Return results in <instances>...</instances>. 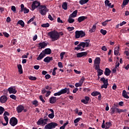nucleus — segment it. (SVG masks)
<instances>
[{
    "instance_id": "f257e3e1",
    "label": "nucleus",
    "mask_w": 129,
    "mask_h": 129,
    "mask_svg": "<svg viewBox=\"0 0 129 129\" xmlns=\"http://www.w3.org/2000/svg\"><path fill=\"white\" fill-rule=\"evenodd\" d=\"M47 35L48 36H50V38H51L52 41H56L59 38L58 32L56 30L48 32Z\"/></svg>"
},
{
    "instance_id": "f03ea898",
    "label": "nucleus",
    "mask_w": 129,
    "mask_h": 129,
    "mask_svg": "<svg viewBox=\"0 0 129 129\" xmlns=\"http://www.w3.org/2000/svg\"><path fill=\"white\" fill-rule=\"evenodd\" d=\"M39 13L42 16H45L47 12H49V9L47 8V7L45 5H41L38 8Z\"/></svg>"
},
{
    "instance_id": "7ed1b4c3",
    "label": "nucleus",
    "mask_w": 129,
    "mask_h": 129,
    "mask_svg": "<svg viewBox=\"0 0 129 129\" xmlns=\"http://www.w3.org/2000/svg\"><path fill=\"white\" fill-rule=\"evenodd\" d=\"M100 81L103 83V84L101 86V89H107L109 86L108 80L107 79L105 80V78H102L100 79Z\"/></svg>"
},
{
    "instance_id": "20e7f679",
    "label": "nucleus",
    "mask_w": 129,
    "mask_h": 129,
    "mask_svg": "<svg viewBox=\"0 0 129 129\" xmlns=\"http://www.w3.org/2000/svg\"><path fill=\"white\" fill-rule=\"evenodd\" d=\"M86 36L85 32L83 31V30H77L75 32V38L76 39L79 38H82Z\"/></svg>"
},
{
    "instance_id": "39448f33",
    "label": "nucleus",
    "mask_w": 129,
    "mask_h": 129,
    "mask_svg": "<svg viewBox=\"0 0 129 129\" xmlns=\"http://www.w3.org/2000/svg\"><path fill=\"white\" fill-rule=\"evenodd\" d=\"M57 126H58L57 123L55 122H50L45 126L44 129H54V128Z\"/></svg>"
},
{
    "instance_id": "423d86ee",
    "label": "nucleus",
    "mask_w": 129,
    "mask_h": 129,
    "mask_svg": "<svg viewBox=\"0 0 129 129\" xmlns=\"http://www.w3.org/2000/svg\"><path fill=\"white\" fill-rule=\"evenodd\" d=\"M40 7H41L40 3L36 1L32 2L31 10L32 11H35V9L39 8Z\"/></svg>"
},
{
    "instance_id": "0eeeda50",
    "label": "nucleus",
    "mask_w": 129,
    "mask_h": 129,
    "mask_svg": "<svg viewBox=\"0 0 129 129\" xmlns=\"http://www.w3.org/2000/svg\"><path fill=\"white\" fill-rule=\"evenodd\" d=\"M10 123L11 126H15L18 123V119L15 117H12L10 120Z\"/></svg>"
},
{
    "instance_id": "6e6552de",
    "label": "nucleus",
    "mask_w": 129,
    "mask_h": 129,
    "mask_svg": "<svg viewBox=\"0 0 129 129\" xmlns=\"http://www.w3.org/2000/svg\"><path fill=\"white\" fill-rule=\"evenodd\" d=\"M21 10L19 11V14L20 13L24 12V14H27L29 13L30 10L28 9L26 7H24V4H22L21 5Z\"/></svg>"
},
{
    "instance_id": "1a4fd4ad",
    "label": "nucleus",
    "mask_w": 129,
    "mask_h": 129,
    "mask_svg": "<svg viewBox=\"0 0 129 129\" xmlns=\"http://www.w3.org/2000/svg\"><path fill=\"white\" fill-rule=\"evenodd\" d=\"M60 95L64 94L66 93L69 95L70 94V89L67 88H64L63 89H62L60 91Z\"/></svg>"
},
{
    "instance_id": "9d476101",
    "label": "nucleus",
    "mask_w": 129,
    "mask_h": 129,
    "mask_svg": "<svg viewBox=\"0 0 129 129\" xmlns=\"http://www.w3.org/2000/svg\"><path fill=\"white\" fill-rule=\"evenodd\" d=\"M88 52L87 51L79 52L77 54V57L80 58L83 56H86L88 55Z\"/></svg>"
},
{
    "instance_id": "9b49d317",
    "label": "nucleus",
    "mask_w": 129,
    "mask_h": 129,
    "mask_svg": "<svg viewBox=\"0 0 129 129\" xmlns=\"http://www.w3.org/2000/svg\"><path fill=\"white\" fill-rule=\"evenodd\" d=\"M24 109V106H23V105H19L16 108V110H17V112L18 113H20L22 112V111H23Z\"/></svg>"
},
{
    "instance_id": "f8f14e48",
    "label": "nucleus",
    "mask_w": 129,
    "mask_h": 129,
    "mask_svg": "<svg viewBox=\"0 0 129 129\" xmlns=\"http://www.w3.org/2000/svg\"><path fill=\"white\" fill-rule=\"evenodd\" d=\"M8 100V98L6 96L4 95L0 97V102L2 103H4Z\"/></svg>"
},
{
    "instance_id": "ddd939ff",
    "label": "nucleus",
    "mask_w": 129,
    "mask_h": 129,
    "mask_svg": "<svg viewBox=\"0 0 129 129\" xmlns=\"http://www.w3.org/2000/svg\"><path fill=\"white\" fill-rule=\"evenodd\" d=\"M8 91L9 93V94H15L17 93V90H16V89H14L13 87H10L8 89Z\"/></svg>"
},
{
    "instance_id": "4468645a",
    "label": "nucleus",
    "mask_w": 129,
    "mask_h": 129,
    "mask_svg": "<svg viewBox=\"0 0 129 129\" xmlns=\"http://www.w3.org/2000/svg\"><path fill=\"white\" fill-rule=\"evenodd\" d=\"M85 99H82L81 102L83 103L85 105H87L89 103V101H90V98L88 96H85Z\"/></svg>"
},
{
    "instance_id": "2eb2a0df",
    "label": "nucleus",
    "mask_w": 129,
    "mask_h": 129,
    "mask_svg": "<svg viewBox=\"0 0 129 129\" xmlns=\"http://www.w3.org/2000/svg\"><path fill=\"white\" fill-rule=\"evenodd\" d=\"M111 73V71L109 70V68H106L105 69V71L104 74L106 76H109L110 74Z\"/></svg>"
},
{
    "instance_id": "dca6fc26",
    "label": "nucleus",
    "mask_w": 129,
    "mask_h": 129,
    "mask_svg": "<svg viewBox=\"0 0 129 129\" xmlns=\"http://www.w3.org/2000/svg\"><path fill=\"white\" fill-rule=\"evenodd\" d=\"M47 46V44L45 42H39V48L42 49V48H45L46 46Z\"/></svg>"
},
{
    "instance_id": "f3484780",
    "label": "nucleus",
    "mask_w": 129,
    "mask_h": 129,
    "mask_svg": "<svg viewBox=\"0 0 129 129\" xmlns=\"http://www.w3.org/2000/svg\"><path fill=\"white\" fill-rule=\"evenodd\" d=\"M56 101H57L56 98V97H54V96H52L49 99V102L51 104H53L54 103H55L56 102Z\"/></svg>"
},
{
    "instance_id": "a211bd4d",
    "label": "nucleus",
    "mask_w": 129,
    "mask_h": 129,
    "mask_svg": "<svg viewBox=\"0 0 129 129\" xmlns=\"http://www.w3.org/2000/svg\"><path fill=\"white\" fill-rule=\"evenodd\" d=\"M43 54H50L51 53V50L49 48H45L44 50L42 51Z\"/></svg>"
},
{
    "instance_id": "6ab92c4d",
    "label": "nucleus",
    "mask_w": 129,
    "mask_h": 129,
    "mask_svg": "<svg viewBox=\"0 0 129 129\" xmlns=\"http://www.w3.org/2000/svg\"><path fill=\"white\" fill-rule=\"evenodd\" d=\"M88 17H85L84 16H82V17H80L78 19V21L79 22V23H81V22L84 21V20L87 19Z\"/></svg>"
},
{
    "instance_id": "aec40b11",
    "label": "nucleus",
    "mask_w": 129,
    "mask_h": 129,
    "mask_svg": "<svg viewBox=\"0 0 129 129\" xmlns=\"http://www.w3.org/2000/svg\"><path fill=\"white\" fill-rule=\"evenodd\" d=\"M126 111H127L126 109L123 110L122 109L116 108V113H125Z\"/></svg>"
},
{
    "instance_id": "412c9836",
    "label": "nucleus",
    "mask_w": 129,
    "mask_h": 129,
    "mask_svg": "<svg viewBox=\"0 0 129 129\" xmlns=\"http://www.w3.org/2000/svg\"><path fill=\"white\" fill-rule=\"evenodd\" d=\"M45 56V54H44V52L42 51L39 55L38 57L37 58V60H42V59Z\"/></svg>"
},
{
    "instance_id": "4be33fe9",
    "label": "nucleus",
    "mask_w": 129,
    "mask_h": 129,
    "mask_svg": "<svg viewBox=\"0 0 129 129\" xmlns=\"http://www.w3.org/2000/svg\"><path fill=\"white\" fill-rule=\"evenodd\" d=\"M53 60L52 57H50V56H46V57L43 59V61L45 62L49 63L51 60Z\"/></svg>"
},
{
    "instance_id": "5701e85b",
    "label": "nucleus",
    "mask_w": 129,
    "mask_h": 129,
    "mask_svg": "<svg viewBox=\"0 0 129 129\" xmlns=\"http://www.w3.org/2000/svg\"><path fill=\"white\" fill-rule=\"evenodd\" d=\"M119 50H120V46H116L114 47V55H119Z\"/></svg>"
},
{
    "instance_id": "b1692460",
    "label": "nucleus",
    "mask_w": 129,
    "mask_h": 129,
    "mask_svg": "<svg viewBox=\"0 0 129 129\" xmlns=\"http://www.w3.org/2000/svg\"><path fill=\"white\" fill-rule=\"evenodd\" d=\"M122 96L126 99H129V96L127 95V92L125 90H123L122 91Z\"/></svg>"
},
{
    "instance_id": "393cba45",
    "label": "nucleus",
    "mask_w": 129,
    "mask_h": 129,
    "mask_svg": "<svg viewBox=\"0 0 129 129\" xmlns=\"http://www.w3.org/2000/svg\"><path fill=\"white\" fill-rule=\"evenodd\" d=\"M18 71L20 73V74H22L23 73V71L22 70V66H21V64H19L18 65Z\"/></svg>"
},
{
    "instance_id": "a878e982",
    "label": "nucleus",
    "mask_w": 129,
    "mask_h": 129,
    "mask_svg": "<svg viewBox=\"0 0 129 129\" xmlns=\"http://www.w3.org/2000/svg\"><path fill=\"white\" fill-rule=\"evenodd\" d=\"M37 124L38 125H44V120H43V119H42V118H40L37 121Z\"/></svg>"
},
{
    "instance_id": "bb28decb",
    "label": "nucleus",
    "mask_w": 129,
    "mask_h": 129,
    "mask_svg": "<svg viewBox=\"0 0 129 129\" xmlns=\"http://www.w3.org/2000/svg\"><path fill=\"white\" fill-rule=\"evenodd\" d=\"M105 124V129H109V127L112 125V123L110 121H107Z\"/></svg>"
},
{
    "instance_id": "cd10ccee",
    "label": "nucleus",
    "mask_w": 129,
    "mask_h": 129,
    "mask_svg": "<svg viewBox=\"0 0 129 129\" xmlns=\"http://www.w3.org/2000/svg\"><path fill=\"white\" fill-rule=\"evenodd\" d=\"M78 11L75 10L70 15V17L72 18H75L77 16Z\"/></svg>"
},
{
    "instance_id": "c85d7f7f",
    "label": "nucleus",
    "mask_w": 129,
    "mask_h": 129,
    "mask_svg": "<svg viewBox=\"0 0 129 129\" xmlns=\"http://www.w3.org/2000/svg\"><path fill=\"white\" fill-rule=\"evenodd\" d=\"M116 109L118 108H113V107L110 109V114L111 115H113L114 113H116Z\"/></svg>"
},
{
    "instance_id": "c756f323",
    "label": "nucleus",
    "mask_w": 129,
    "mask_h": 129,
    "mask_svg": "<svg viewBox=\"0 0 129 129\" xmlns=\"http://www.w3.org/2000/svg\"><path fill=\"white\" fill-rule=\"evenodd\" d=\"M73 17L69 16V18L68 19V22L69 24H73L75 22V19L72 18Z\"/></svg>"
},
{
    "instance_id": "7c9ffc66",
    "label": "nucleus",
    "mask_w": 129,
    "mask_h": 129,
    "mask_svg": "<svg viewBox=\"0 0 129 129\" xmlns=\"http://www.w3.org/2000/svg\"><path fill=\"white\" fill-rule=\"evenodd\" d=\"M100 61H101L100 58V57H97L95 59L94 63H95V64H100Z\"/></svg>"
},
{
    "instance_id": "2f4dec72",
    "label": "nucleus",
    "mask_w": 129,
    "mask_h": 129,
    "mask_svg": "<svg viewBox=\"0 0 129 129\" xmlns=\"http://www.w3.org/2000/svg\"><path fill=\"white\" fill-rule=\"evenodd\" d=\"M62 8L64 9L65 11L68 9V4L67 2L63 3V4L61 6Z\"/></svg>"
},
{
    "instance_id": "473e14b6",
    "label": "nucleus",
    "mask_w": 129,
    "mask_h": 129,
    "mask_svg": "<svg viewBox=\"0 0 129 129\" xmlns=\"http://www.w3.org/2000/svg\"><path fill=\"white\" fill-rule=\"evenodd\" d=\"M99 94H100V92L98 91H94L91 93V95L93 97L97 96V95H99Z\"/></svg>"
},
{
    "instance_id": "72a5a7b5",
    "label": "nucleus",
    "mask_w": 129,
    "mask_h": 129,
    "mask_svg": "<svg viewBox=\"0 0 129 129\" xmlns=\"http://www.w3.org/2000/svg\"><path fill=\"white\" fill-rule=\"evenodd\" d=\"M89 1V0H81L79 1V4L81 5H85V4L88 3Z\"/></svg>"
},
{
    "instance_id": "f704fd0d",
    "label": "nucleus",
    "mask_w": 129,
    "mask_h": 129,
    "mask_svg": "<svg viewBox=\"0 0 129 129\" xmlns=\"http://www.w3.org/2000/svg\"><path fill=\"white\" fill-rule=\"evenodd\" d=\"M17 24L20 25L22 26V27H24V26H25V23H24V21H22V20H20L18 22Z\"/></svg>"
},
{
    "instance_id": "c9c22d12",
    "label": "nucleus",
    "mask_w": 129,
    "mask_h": 129,
    "mask_svg": "<svg viewBox=\"0 0 129 129\" xmlns=\"http://www.w3.org/2000/svg\"><path fill=\"white\" fill-rule=\"evenodd\" d=\"M97 73H98L97 76L100 77L103 74V71L100 69L99 70L97 71Z\"/></svg>"
},
{
    "instance_id": "e433bc0d",
    "label": "nucleus",
    "mask_w": 129,
    "mask_h": 129,
    "mask_svg": "<svg viewBox=\"0 0 129 129\" xmlns=\"http://www.w3.org/2000/svg\"><path fill=\"white\" fill-rule=\"evenodd\" d=\"M96 29V25H94L93 26V27L92 28V29L89 30V32L90 33L95 32Z\"/></svg>"
},
{
    "instance_id": "4c0bfd02",
    "label": "nucleus",
    "mask_w": 129,
    "mask_h": 129,
    "mask_svg": "<svg viewBox=\"0 0 129 129\" xmlns=\"http://www.w3.org/2000/svg\"><path fill=\"white\" fill-rule=\"evenodd\" d=\"M85 78H84V76H83V77H82V78L80 80L79 83H80L81 86L83 85V83L84 82V81H85Z\"/></svg>"
},
{
    "instance_id": "58836bf2",
    "label": "nucleus",
    "mask_w": 129,
    "mask_h": 129,
    "mask_svg": "<svg viewBox=\"0 0 129 129\" xmlns=\"http://www.w3.org/2000/svg\"><path fill=\"white\" fill-rule=\"evenodd\" d=\"M95 70L97 71H99L100 70V64H95Z\"/></svg>"
},
{
    "instance_id": "ea45409f",
    "label": "nucleus",
    "mask_w": 129,
    "mask_h": 129,
    "mask_svg": "<svg viewBox=\"0 0 129 129\" xmlns=\"http://www.w3.org/2000/svg\"><path fill=\"white\" fill-rule=\"evenodd\" d=\"M129 3V0H123L122 3V5L125 7V6L127 5V4Z\"/></svg>"
},
{
    "instance_id": "a19ab883",
    "label": "nucleus",
    "mask_w": 129,
    "mask_h": 129,
    "mask_svg": "<svg viewBox=\"0 0 129 129\" xmlns=\"http://www.w3.org/2000/svg\"><path fill=\"white\" fill-rule=\"evenodd\" d=\"M49 26L50 25H49V24L48 23L43 24L41 25L42 27H43V28H48Z\"/></svg>"
},
{
    "instance_id": "79ce46f5",
    "label": "nucleus",
    "mask_w": 129,
    "mask_h": 129,
    "mask_svg": "<svg viewBox=\"0 0 129 129\" xmlns=\"http://www.w3.org/2000/svg\"><path fill=\"white\" fill-rule=\"evenodd\" d=\"M79 46H82L83 48H85L86 46V43L84 42H81L79 44Z\"/></svg>"
},
{
    "instance_id": "37998d69",
    "label": "nucleus",
    "mask_w": 129,
    "mask_h": 129,
    "mask_svg": "<svg viewBox=\"0 0 129 129\" xmlns=\"http://www.w3.org/2000/svg\"><path fill=\"white\" fill-rule=\"evenodd\" d=\"M35 18H36V17H35V16H34L32 18H31V19L29 20V21L27 22V24H29L31 23V22L34 21V19H35Z\"/></svg>"
},
{
    "instance_id": "c03bdc74",
    "label": "nucleus",
    "mask_w": 129,
    "mask_h": 129,
    "mask_svg": "<svg viewBox=\"0 0 129 129\" xmlns=\"http://www.w3.org/2000/svg\"><path fill=\"white\" fill-rule=\"evenodd\" d=\"M66 53V52H61L60 54V60H63V56Z\"/></svg>"
},
{
    "instance_id": "a18cd8bd",
    "label": "nucleus",
    "mask_w": 129,
    "mask_h": 129,
    "mask_svg": "<svg viewBox=\"0 0 129 129\" xmlns=\"http://www.w3.org/2000/svg\"><path fill=\"white\" fill-rule=\"evenodd\" d=\"M100 32L101 34H102L104 36H105V35H106V33H107V31L103 30V29H101L100 31Z\"/></svg>"
},
{
    "instance_id": "49530a36",
    "label": "nucleus",
    "mask_w": 129,
    "mask_h": 129,
    "mask_svg": "<svg viewBox=\"0 0 129 129\" xmlns=\"http://www.w3.org/2000/svg\"><path fill=\"white\" fill-rule=\"evenodd\" d=\"M5 111V108L2 106H0V115L3 114Z\"/></svg>"
},
{
    "instance_id": "de8ad7c7",
    "label": "nucleus",
    "mask_w": 129,
    "mask_h": 129,
    "mask_svg": "<svg viewBox=\"0 0 129 129\" xmlns=\"http://www.w3.org/2000/svg\"><path fill=\"white\" fill-rule=\"evenodd\" d=\"M38 101L37 100H34L32 101V105H35V106H37L38 105Z\"/></svg>"
},
{
    "instance_id": "09e8293b",
    "label": "nucleus",
    "mask_w": 129,
    "mask_h": 129,
    "mask_svg": "<svg viewBox=\"0 0 129 129\" xmlns=\"http://www.w3.org/2000/svg\"><path fill=\"white\" fill-rule=\"evenodd\" d=\"M48 117L51 118V119H53L54 117V113H51V114H49L48 115Z\"/></svg>"
},
{
    "instance_id": "8fccbe9b",
    "label": "nucleus",
    "mask_w": 129,
    "mask_h": 129,
    "mask_svg": "<svg viewBox=\"0 0 129 129\" xmlns=\"http://www.w3.org/2000/svg\"><path fill=\"white\" fill-rule=\"evenodd\" d=\"M29 78V80L31 81H36L37 79L36 77H33V76H30Z\"/></svg>"
},
{
    "instance_id": "3c124183",
    "label": "nucleus",
    "mask_w": 129,
    "mask_h": 129,
    "mask_svg": "<svg viewBox=\"0 0 129 129\" xmlns=\"http://www.w3.org/2000/svg\"><path fill=\"white\" fill-rule=\"evenodd\" d=\"M90 42V40H87V42H85V46H86V47H88L89 46Z\"/></svg>"
},
{
    "instance_id": "603ef678",
    "label": "nucleus",
    "mask_w": 129,
    "mask_h": 129,
    "mask_svg": "<svg viewBox=\"0 0 129 129\" xmlns=\"http://www.w3.org/2000/svg\"><path fill=\"white\" fill-rule=\"evenodd\" d=\"M81 117H78L77 118H76L75 120H74V123H76L79 122L80 121H81Z\"/></svg>"
},
{
    "instance_id": "864d4df0",
    "label": "nucleus",
    "mask_w": 129,
    "mask_h": 129,
    "mask_svg": "<svg viewBox=\"0 0 129 129\" xmlns=\"http://www.w3.org/2000/svg\"><path fill=\"white\" fill-rule=\"evenodd\" d=\"M10 97L11 98L14 99V100H16V99H17V96H15V95H13V94L11 95L10 96Z\"/></svg>"
},
{
    "instance_id": "5fc2aeb1",
    "label": "nucleus",
    "mask_w": 129,
    "mask_h": 129,
    "mask_svg": "<svg viewBox=\"0 0 129 129\" xmlns=\"http://www.w3.org/2000/svg\"><path fill=\"white\" fill-rule=\"evenodd\" d=\"M54 96H60L61 95L60 91H58V92L54 93L53 94Z\"/></svg>"
},
{
    "instance_id": "6e6d98bb",
    "label": "nucleus",
    "mask_w": 129,
    "mask_h": 129,
    "mask_svg": "<svg viewBox=\"0 0 129 129\" xmlns=\"http://www.w3.org/2000/svg\"><path fill=\"white\" fill-rule=\"evenodd\" d=\"M57 69V68H54L52 72V75L55 76L56 75V70Z\"/></svg>"
},
{
    "instance_id": "4d7b16f0",
    "label": "nucleus",
    "mask_w": 129,
    "mask_h": 129,
    "mask_svg": "<svg viewBox=\"0 0 129 129\" xmlns=\"http://www.w3.org/2000/svg\"><path fill=\"white\" fill-rule=\"evenodd\" d=\"M39 99L43 103H45V100L43 98V96L42 95L39 96Z\"/></svg>"
},
{
    "instance_id": "13d9d810",
    "label": "nucleus",
    "mask_w": 129,
    "mask_h": 129,
    "mask_svg": "<svg viewBox=\"0 0 129 129\" xmlns=\"http://www.w3.org/2000/svg\"><path fill=\"white\" fill-rule=\"evenodd\" d=\"M3 34L4 35V36L6 37H7V38L9 37V36H10V34H8V33L7 32H3Z\"/></svg>"
},
{
    "instance_id": "bf43d9fd",
    "label": "nucleus",
    "mask_w": 129,
    "mask_h": 129,
    "mask_svg": "<svg viewBox=\"0 0 129 129\" xmlns=\"http://www.w3.org/2000/svg\"><path fill=\"white\" fill-rule=\"evenodd\" d=\"M43 120V123L44 125H46V124H47V122L48 121V117H46V118H44Z\"/></svg>"
},
{
    "instance_id": "052dcab7",
    "label": "nucleus",
    "mask_w": 129,
    "mask_h": 129,
    "mask_svg": "<svg viewBox=\"0 0 129 129\" xmlns=\"http://www.w3.org/2000/svg\"><path fill=\"white\" fill-rule=\"evenodd\" d=\"M120 66V63L118 61L116 62L115 63V68H117V70H118V68L117 67H119Z\"/></svg>"
},
{
    "instance_id": "680f3d73",
    "label": "nucleus",
    "mask_w": 129,
    "mask_h": 129,
    "mask_svg": "<svg viewBox=\"0 0 129 129\" xmlns=\"http://www.w3.org/2000/svg\"><path fill=\"white\" fill-rule=\"evenodd\" d=\"M74 27H68L67 28V29L68 30V31H73V30H74Z\"/></svg>"
},
{
    "instance_id": "e2e57ef3",
    "label": "nucleus",
    "mask_w": 129,
    "mask_h": 129,
    "mask_svg": "<svg viewBox=\"0 0 129 129\" xmlns=\"http://www.w3.org/2000/svg\"><path fill=\"white\" fill-rule=\"evenodd\" d=\"M109 3H110L109 1L106 0L104 2L105 7H108V5H109Z\"/></svg>"
},
{
    "instance_id": "0e129e2a",
    "label": "nucleus",
    "mask_w": 129,
    "mask_h": 129,
    "mask_svg": "<svg viewBox=\"0 0 129 129\" xmlns=\"http://www.w3.org/2000/svg\"><path fill=\"white\" fill-rule=\"evenodd\" d=\"M58 66L59 67V68H63V65L61 62H58Z\"/></svg>"
},
{
    "instance_id": "69168bd1",
    "label": "nucleus",
    "mask_w": 129,
    "mask_h": 129,
    "mask_svg": "<svg viewBox=\"0 0 129 129\" xmlns=\"http://www.w3.org/2000/svg\"><path fill=\"white\" fill-rule=\"evenodd\" d=\"M12 44L13 45H15L16 44V42H17V39H13L12 40Z\"/></svg>"
},
{
    "instance_id": "338daca9",
    "label": "nucleus",
    "mask_w": 129,
    "mask_h": 129,
    "mask_svg": "<svg viewBox=\"0 0 129 129\" xmlns=\"http://www.w3.org/2000/svg\"><path fill=\"white\" fill-rule=\"evenodd\" d=\"M4 119L5 120V121H6V122L7 123H9V118L8 116H4Z\"/></svg>"
},
{
    "instance_id": "774afa93",
    "label": "nucleus",
    "mask_w": 129,
    "mask_h": 129,
    "mask_svg": "<svg viewBox=\"0 0 129 129\" xmlns=\"http://www.w3.org/2000/svg\"><path fill=\"white\" fill-rule=\"evenodd\" d=\"M75 86H76V87H81V86H82V85L80 84V82H79V83H76V84H75Z\"/></svg>"
}]
</instances>
